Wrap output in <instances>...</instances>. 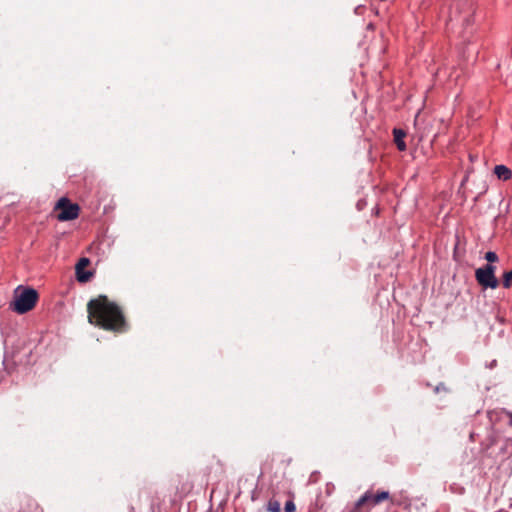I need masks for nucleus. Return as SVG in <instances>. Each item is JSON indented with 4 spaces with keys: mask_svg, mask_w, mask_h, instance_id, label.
I'll return each mask as SVG.
<instances>
[{
    "mask_svg": "<svg viewBox=\"0 0 512 512\" xmlns=\"http://www.w3.org/2000/svg\"><path fill=\"white\" fill-rule=\"evenodd\" d=\"M87 318L91 325L105 331L123 334L129 330V323L123 309L106 295H98L87 303Z\"/></svg>",
    "mask_w": 512,
    "mask_h": 512,
    "instance_id": "1",
    "label": "nucleus"
},
{
    "mask_svg": "<svg viewBox=\"0 0 512 512\" xmlns=\"http://www.w3.org/2000/svg\"><path fill=\"white\" fill-rule=\"evenodd\" d=\"M39 299L38 292L33 288H18L14 294V300L10 308L18 314H25L31 311Z\"/></svg>",
    "mask_w": 512,
    "mask_h": 512,
    "instance_id": "2",
    "label": "nucleus"
},
{
    "mask_svg": "<svg viewBox=\"0 0 512 512\" xmlns=\"http://www.w3.org/2000/svg\"><path fill=\"white\" fill-rule=\"evenodd\" d=\"M389 497L390 495L387 491L377 492L376 494L367 491L357 500L351 512H368L371 507L389 499Z\"/></svg>",
    "mask_w": 512,
    "mask_h": 512,
    "instance_id": "3",
    "label": "nucleus"
},
{
    "mask_svg": "<svg viewBox=\"0 0 512 512\" xmlns=\"http://www.w3.org/2000/svg\"><path fill=\"white\" fill-rule=\"evenodd\" d=\"M54 210L59 211L56 216L59 221L74 220L78 218L80 213L79 205L76 203H72L66 197H62L57 201Z\"/></svg>",
    "mask_w": 512,
    "mask_h": 512,
    "instance_id": "4",
    "label": "nucleus"
},
{
    "mask_svg": "<svg viewBox=\"0 0 512 512\" xmlns=\"http://www.w3.org/2000/svg\"><path fill=\"white\" fill-rule=\"evenodd\" d=\"M495 270L496 267L491 264H486L476 269L475 278L482 288L496 289L499 286V281L495 276Z\"/></svg>",
    "mask_w": 512,
    "mask_h": 512,
    "instance_id": "5",
    "label": "nucleus"
},
{
    "mask_svg": "<svg viewBox=\"0 0 512 512\" xmlns=\"http://www.w3.org/2000/svg\"><path fill=\"white\" fill-rule=\"evenodd\" d=\"M88 258H81L76 264V275L79 282H87L92 277L91 272H82V270L89 265Z\"/></svg>",
    "mask_w": 512,
    "mask_h": 512,
    "instance_id": "6",
    "label": "nucleus"
},
{
    "mask_svg": "<svg viewBox=\"0 0 512 512\" xmlns=\"http://www.w3.org/2000/svg\"><path fill=\"white\" fill-rule=\"evenodd\" d=\"M393 135H394V142H395L397 148L400 151H405L406 150V143L404 142V138L406 136L405 131L402 129L395 128L393 130Z\"/></svg>",
    "mask_w": 512,
    "mask_h": 512,
    "instance_id": "7",
    "label": "nucleus"
},
{
    "mask_svg": "<svg viewBox=\"0 0 512 512\" xmlns=\"http://www.w3.org/2000/svg\"><path fill=\"white\" fill-rule=\"evenodd\" d=\"M495 175L501 180H508L512 176L511 170L504 165H496L494 168Z\"/></svg>",
    "mask_w": 512,
    "mask_h": 512,
    "instance_id": "8",
    "label": "nucleus"
},
{
    "mask_svg": "<svg viewBox=\"0 0 512 512\" xmlns=\"http://www.w3.org/2000/svg\"><path fill=\"white\" fill-rule=\"evenodd\" d=\"M267 510L270 512H280L281 511L280 502L277 500H270L267 505Z\"/></svg>",
    "mask_w": 512,
    "mask_h": 512,
    "instance_id": "9",
    "label": "nucleus"
},
{
    "mask_svg": "<svg viewBox=\"0 0 512 512\" xmlns=\"http://www.w3.org/2000/svg\"><path fill=\"white\" fill-rule=\"evenodd\" d=\"M503 286L505 288H509L512 286V270L504 273Z\"/></svg>",
    "mask_w": 512,
    "mask_h": 512,
    "instance_id": "10",
    "label": "nucleus"
},
{
    "mask_svg": "<svg viewBox=\"0 0 512 512\" xmlns=\"http://www.w3.org/2000/svg\"><path fill=\"white\" fill-rule=\"evenodd\" d=\"M485 259L489 262V263H494V262H497L498 261V256L495 252L493 251H489L485 254Z\"/></svg>",
    "mask_w": 512,
    "mask_h": 512,
    "instance_id": "11",
    "label": "nucleus"
},
{
    "mask_svg": "<svg viewBox=\"0 0 512 512\" xmlns=\"http://www.w3.org/2000/svg\"><path fill=\"white\" fill-rule=\"evenodd\" d=\"M284 509H285V512H295L296 506L293 501H287L285 503Z\"/></svg>",
    "mask_w": 512,
    "mask_h": 512,
    "instance_id": "12",
    "label": "nucleus"
},
{
    "mask_svg": "<svg viewBox=\"0 0 512 512\" xmlns=\"http://www.w3.org/2000/svg\"><path fill=\"white\" fill-rule=\"evenodd\" d=\"M507 415L509 416L510 420H509V425L512 426V413H507Z\"/></svg>",
    "mask_w": 512,
    "mask_h": 512,
    "instance_id": "13",
    "label": "nucleus"
},
{
    "mask_svg": "<svg viewBox=\"0 0 512 512\" xmlns=\"http://www.w3.org/2000/svg\"><path fill=\"white\" fill-rule=\"evenodd\" d=\"M152 510H154V506L152 505ZM153 512H156V511H153Z\"/></svg>",
    "mask_w": 512,
    "mask_h": 512,
    "instance_id": "14",
    "label": "nucleus"
}]
</instances>
